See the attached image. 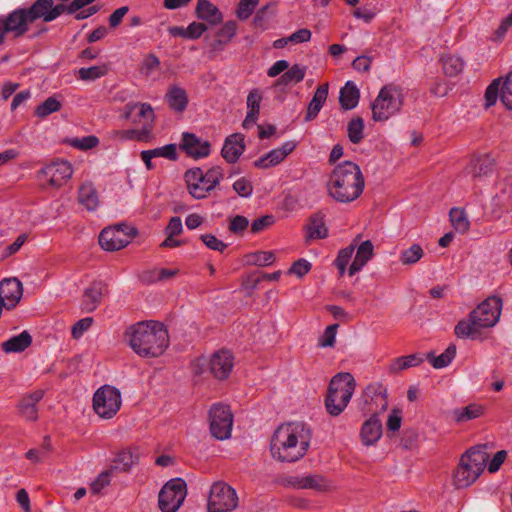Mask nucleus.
Segmentation results:
<instances>
[{
  "label": "nucleus",
  "instance_id": "57",
  "mask_svg": "<svg viewBox=\"0 0 512 512\" xmlns=\"http://www.w3.org/2000/svg\"><path fill=\"white\" fill-rule=\"evenodd\" d=\"M249 226V220L242 215H236L230 218L229 221V231L233 234H241L243 233Z\"/></svg>",
  "mask_w": 512,
  "mask_h": 512
},
{
  "label": "nucleus",
  "instance_id": "8",
  "mask_svg": "<svg viewBox=\"0 0 512 512\" xmlns=\"http://www.w3.org/2000/svg\"><path fill=\"white\" fill-rule=\"evenodd\" d=\"M402 104L401 90L393 85L384 86L371 106L373 120H388L400 111Z\"/></svg>",
  "mask_w": 512,
  "mask_h": 512
},
{
  "label": "nucleus",
  "instance_id": "15",
  "mask_svg": "<svg viewBox=\"0 0 512 512\" xmlns=\"http://www.w3.org/2000/svg\"><path fill=\"white\" fill-rule=\"evenodd\" d=\"M122 117L132 124L140 126L142 132L150 133L155 120L152 106L148 103L129 102L123 107Z\"/></svg>",
  "mask_w": 512,
  "mask_h": 512
},
{
  "label": "nucleus",
  "instance_id": "29",
  "mask_svg": "<svg viewBox=\"0 0 512 512\" xmlns=\"http://www.w3.org/2000/svg\"><path fill=\"white\" fill-rule=\"evenodd\" d=\"M373 244L370 240L362 242L356 252L354 260L352 261L348 273L350 276L355 275L368 263L373 256Z\"/></svg>",
  "mask_w": 512,
  "mask_h": 512
},
{
  "label": "nucleus",
  "instance_id": "62",
  "mask_svg": "<svg viewBox=\"0 0 512 512\" xmlns=\"http://www.w3.org/2000/svg\"><path fill=\"white\" fill-rule=\"evenodd\" d=\"M160 65V60L158 57L154 54H149L145 57L142 66L141 71L147 76H150Z\"/></svg>",
  "mask_w": 512,
  "mask_h": 512
},
{
  "label": "nucleus",
  "instance_id": "42",
  "mask_svg": "<svg viewBox=\"0 0 512 512\" xmlns=\"http://www.w3.org/2000/svg\"><path fill=\"white\" fill-rule=\"evenodd\" d=\"M449 216L451 224L457 232L465 233L469 229L470 222L463 209L454 207L450 210Z\"/></svg>",
  "mask_w": 512,
  "mask_h": 512
},
{
  "label": "nucleus",
  "instance_id": "9",
  "mask_svg": "<svg viewBox=\"0 0 512 512\" xmlns=\"http://www.w3.org/2000/svg\"><path fill=\"white\" fill-rule=\"evenodd\" d=\"M122 397L120 391L111 385H103L93 395V409L103 419H111L120 410Z\"/></svg>",
  "mask_w": 512,
  "mask_h": 512
},
{
  "label": "nucleus",
  "instance_id": "27",
  "mask_svg": "<svg viewBox=\"0 0 512 512\" xmlns=\"http://www.w3.org/2000/svg\"><path fill=\"white\" fill-rule=\"evenodd\" d=\"M382 435V423L377 415L371 416L364 422L361 428V439L364 445L370 446L375 444Z\"/></svg>",
  "mask_w": 512,
  "mask_h": 512
},
{
  "label": "nucleus",
  "instance_id": "31",
  "mask_svg": "<svg viewBox=\"0 0 512 512\" xmlns=\"http://www.w3.org/2000/svg\"><path fill=\"white\" fill-rule=\"evenodd\" d=\"M78 201L88 211H95L99 206L97 190L92 183H83L78 190Z\"/></svg>",
  "mask_w": 512,
  "mask_h": 512
},
{
  "label": "nucleus",
  "instance_id": "33",
  "mask_svg": "<svg viewBox=\"0 0 512 512\" xmlns=\"http://www.w3.org/2000/svg\"><path fill=\"white\" fill-rule=\"evenodd\" d=\"M328 88H329L328 84L325 83V84L320 85L316 89L311 101L309 102L308 108H307V114L305 117L306 121H311L317 117L318 113L320 112L324 103L326 102V99L328 96Z\"/></svg>",
  "mask_w": 512,
  "mask_h": 512
},
{
  "label": "nucleus",
  "instance_id": "20",
  "mask_svg": "<svg viewBox=\"0 0 512 512\" xmlns=\"http://www.w3.org/2000/svg\"><path fill=\"white\" fill-rule=\"evenodd\" d=\"M234 366V357L229 350L216 351L210 358L209 369L217 379H226Z\"/></svg>",
  "mask_w": 512,
  "mask_h": 512
},
{
  "label": "nucleus",
  "instance_id": "39",
  "mask_svg": "<svg viewBox=\"0 0 512 512\" xmlns=\"http://www.w3.org/2000/svg\"><path fill=\"white\" fill-rule=\"evenodd\" d=\"M456 356V346L449 345L446 350L439 356H435L433 352H429L426 356L427 360L435 369L447 367Z\"/></svg>",
  "mask_w": 512,
  "mask_h": 512
},
{
  "label": "nucleus",
  "instance_id": "55",
  "mask_svg": "<svg viewBox=\"0 0 512 512\" xmlns=\"http://www.w3.org/2000/svg\"><path fill=\"white\" fill-rule=\"evenodd\" d=\"M275 260V256L271 251H261L254 253L250 256V263H253L257 266H269Z\"/></svg>",
  "mask_w": 512,
  "mask_h": 512
},
{
  "label": "nucleus",
  "instance_id": "54",
  "mask_svg": "<svg viewBox=\"0 0 512 512\" xmlns=\"http://www.w3.org/2000/svg\"><path fill=\"white\" fill-rule=\"evenodd\" d=\"M200 239L207 248L214 251L223 252L228 246L213 234H202Z\"/></svg>",
  "mask_w": 512,
  "mask_h": 512
},
{
  "label": "nucleus",
  "instance_id": "14",
  "mask_svg": "<svg viewBox=\"0 0 512 512\" xmlns=\"http://www.w3.org/2000/svg\"><path fill=\"white\" fill-rule=\"evenodd\" d=\"M137 234L133 228L129 229L124 224H118L113 227L104 228L99 235V244L106 251H117L125 248L132 237Z\"/></svg>",
  "mask_w": 512,
  "mask_h": 512
},
{
  "label": "nucleus",
  "instance_id": "40",
  "mask_svg": "<svg viewBox=\"0 0 512 512\" xmlns=\"http://www.w3.org/2000/svg\"><path fill=\"white\" fill-rule=\"evenodd\" d=\"M237 24L234 21H227L217 32V39L213 43V48L227 44L236 35Z\"/></svg>",
  "mask_w": 512,
  "mask_h": 512
},
{
  "label": "nucleus",
  "instance_id": "19",
  "mask_svg": "<svg viewBox=\"0 0 512 512\" xmlns=\"http://www.w3.org/2000/svg\"><path fill=\"white\" fill-rule=\"evenodd\" d=\"M296 142L287 141L280 147L270 150L265 155L259 157L253 162L254 167L258 169H268L280 164L296 148Z\"/></svg>",
  "mask_w": 512,
  "mask_h": 512
},
{
  "label": "nucleus",
  "instance_id": "50",
  "mask_svg": "<svg viewBox=\"0 0 512 512\" xmlns=\"http://www.w3.org/2000/svg\"><path fill=\"white\" fill-rule=\"evenodd\" d=\"M500 99L507 109L512 110V71L506 76L501 89Z\"/></svg>",
  "mask_w": 512,
  "mask_h": 512
},
{
  "label": "nucleus",
  "instance_id": "59",
  "mask_svg": "<svg viewBox=\"0 0 512 512\" xmlns=\"http://www.w3.org/2000/svg\"><path fill=\"white\" fill-rule=\"evenodd\" d=\"M275 223L273 215H264L260 218L255 219L251 224V232L256 234L266 230Z\"/></svg>",
  "mask_w": 512,
  "mask_h": 512
},
{
  "label": "nucleus",
  "instance_id": "32",
  "mask_svg": "<svg viewBox=\"0 0 512 512\" xmlns=\"http://www.w3.org/2000/svg\"><path fill=\"white\" fill-rule=\"evenodd\" d=\"M32 343V337L28 331H22L20 334L10 337L1 344L5 353H20L26 350Z\"/></svg>",
  "mask_w": 512,
  "mask_h": 512
},
{
  "label": "nucleus",
  "instance_id": "60",
  "mask_svg": "<svg viewBox=\"0 0 512 512\" xmlns=\"http://www.w3.org/2000/svg\"><path fill=\"white\" fill-rule=\"evenodd\" d=\"M151 151H152V155H154L155 158L163 157V158H166L169 160L177 159V151H176L175 144H167L162 147L151 149Z\"/></svg>",
  "mask_w": 512,
  "mask_h": 512
},
{
  "label": "nucleus",
  "instance_id": "4",
  "mask_svg": "<svg viewBox=\"0 0 512 512\" xmlns=\"http://www.w3.org/2000/svg\"><path fill=\"white\" fill-rule=\"evenodd\" d=\"M502 301L498 297H489L470 312L469 318L461 320L455 326V334L460 338L476 339L482 329L491 328L499 321Z\"/></svg>",
  "mask_w": 512,
  "mask_h": 512
},
{
  "label": "nucleus",
  "instance_id": "52",
  "mask_svg": "<svg viewBox=\"0 0 512 512\" xmlns=\"http://www.w3.org/2000/svg\"><path fill=\"white\" fill-rule=\"evenodd\" d=\"M500 84L501 79L497 78L494 79L492 83L487 87L485 92V106L487 108L493 106L497 102Z\"/></svg>",
  "mask_w": 512,
  "mask_h": 512
},
{
  "label": "nucleus",
  "instance_id": "47",
  "mask_svg": "<svg viewBox=\"0 0 512 512\" xmlns=\"http://www.w3.org/2000/svg\"><path fill=\"white\" fill-rule=\"evenodd\" d=\"M493 166V162L488 157H479L477 159H474L471 164L470 173L473 177H482L484 175H487Z\"/></svg>",
  "mask_w": 512,
  "mask_h": 512
},
{
  "label": "nucleus",
  "instance_id": "35",
  "mask_svg": "<svg viewBox=\"0 0 512 512\" xmlns=\"http://www.w3.org/2000/svg\"><path fill=\"white\" fill-rule=\"evenodd\" d=\"M359 90L357 86L352 82L348 81L344 87L340 90L339 102L343 109L351 110L355 108L359 101Z\"/></svg>",
  "mask_w": 512,
  "mask_h": 512
},
{
  "label": "nucleus",
  "instance_id": "38",
  "mask_svg": "<svg viewBox=\"0 0 512 512\" xmlns=\"http://www.w3.org/2000/svg\"><path fill=\"white\" fill-rule=\"evenodd\" d=\"M423 362L419 354H411L393 359L389 365L391 373H399L411 367H416Z\"/></svg>",
  "mask_w": 512,
  "mask_h": 512
},
{
  "label": "nucleus",
  "instance_id": "12",
  "mask_svg": "<svg viewBox=\"0 0 512 512\" xmlns=\"http://www.w3.org/2000/svg\"><path fill=\"white\" fill-rule=\"evenodd\" d=\"M208 416L212 436L218 440L230 438L233 426V415L229 406L215 403L210 407Z\"/></svg>",
  "mask_w": 512,
  "mask_h": 512
},
{
  "label": "nucleus",
  "instance_id": "23",
  "mask_svg": "<svg viewBox=\"0 0 512 512\" xmlns=\"http://www.w3.org/2000/svg\"><path fill=\"white\" fill-rule=\"evenodd\" d=\"M244 139L241 133H234L225 139L221 154L227 163H236L244 153L246 148Z\"/></svg>",
  "mask_w": 512,
  "mask_h": 512
},
{
  "label": "nucleus",
  "instance_id": "48",
  "mask_svg": "<svg viewBox=\"0 0 512 512\" xmlns=\"http://www.w3.org/2000/svg\"><path fill=\"white\" fill-rule=\"evenodd\" d=\"M105 66L83 67L78 71L79 78L84 81H93L106 74Z\"/></svg>",
  "mask_w": 512,
  "mask_h": 512
},
{
  "label": "nucleus",
  "instance_id": "37",
  "mask_svg": "<svg viewBox=\"0 0 512 512\" xmlns=\"http://www.w3.org/2000/svg\"><path fill=\"white\" fill-rule=\"evenodd\" d=\"M296 486L301 489H315L317 491H326L330 488V483L321 475H306L297 480Z\"/></svg>",
  "mask_w": 512,
  "mask_h": 512
},
{
  "label": "nucleus",
  "instance_id": "34",
  "mask_svg": "<svg viewBox=\"0 0 512 512\" xmlns=\"http://www.w3.org/2000/svg\"><path fill=\"white\" fill-rule=\"evenodd\" d=\"M165 98L169 107L176 112H183L187 107V93L179 86L174 85L169 87Z\"/></svg>",
  "mask_w": 512,
  "mask_h": 512
},
{
  "label": "nucleus",
  "instance_id": "53",
  "mask_svg": "<svg viewBox=\"0 0 512 512\" xmlns=\"http://www.w3.org/2000/svg\"><path fill=\"white\" fill-rule=\"evenodd\" d=\"M207 30V26L201 22H192L185 30H181V36L187 39H198Z\"/></svg>",
  "mask_w": 512,
  "mask_h": 512
},
{
  "label": "nucleus",
  "instance_id": "21",
  "mask_svg": "<svg viewBox=\"0 0 512 512\" xmlns=\"http://www.w3.org/2000/svg\"><path fill=\"white\" fill-rule=\"evenodd\" d=\"M106 292L107 286L103 281H93L83 292L82 309L88 313L93 312L100 305Z\"/></svg>",
  "mask_w": 512,
  "mask_h": 512
},
{
  "label": "nucleus",
  "instance_id": "22",
  "mask_svg": "<svg viewBox=\"0 0 512 512\" xmlns=\"http://www.w3.org/2000/svg\"><path fill=\"white\" fill-rule=\"evenodd\" d=\"M211 145L192 133H183L181 149L193 158H203L210 154Z\"/></svg>",
  "mask_w": 512,
  "mask_h": 512
},
{
  "label": "nucleus",
  "instance_id": "26",
  "mask_svg": "<svg viewBox=\"0 0 512 512\" xmlns=\"http://www.w3.org/2000/svg\"><path fill=\"white\" fill-rule=\"evenodd\" d=\"M195 13L198 19L212 26L221 23L223 19L221 11L209 0H198Z\"/></svg>",
  "mask_w": 512,
  "mask_h": 512
},
{
  "label": "nucleus",
  "instance_id": "11",
  "mask_svg": "<svg viewBox=\"0 0 512 512\" xmlns=\"http://www.w3.org/2000/svg\"><path fill=\"white\" fill-rule=\"evenodd\" d=\"M238 505L236 491L224 482H215L208 497V512H230Z\"/></svg>",
  "mask_w": 512,
  "mask_h": 512
},
{
  "label": "nucleus",
  "instance_id": "2",
  "mask_svg": "<svg viewBox=\"0 0 512 512\" xmlns=\"http://www.w3.org/2000/svg\"><path fill=\"white\" fill-rule=\"evenodd\" d=\"M125 337L131 349L140 357H158L168 347L169 335L164 325L156 321L138 322L127 328Z\"/></svg>",
  "mask_w": 512,
  "mask_h": 512
},
{
  "label": "nucleus",
  "instance_id": "3",
  "mask_svg": "<svg viewBox=\"0 0 512 512\" xmlns=\"http://www.w3.org/2000/svg\"><path fill=\"white\" fill-rule=\"evenodd\" d=\"M364 177L358 165L351 161L338 164L328 181L329 195L340 203L357 199L364 189Z\"/></svg>",
  "mask_w": 512,
  "mask_h": 512
},
{
  "label": "nucleus",
  "instance_id": "24",
  "mask_svg": "<svg viewBox=\"0 0 512 512\" xmlns=\"http://www.w3.org/2000/svg\"><path fill=\"white\" fill-rule=\"evenodd\" d=\"M42 390H35L24 396L18 404V410L21 417L27 421H35L38 418L37 404L43 398Z\"/></svg>",
  "mask_w": 512,
  "mask_h": 512
},
{
  "label": "nucleus",
  "instance_id": "30",
  "mask_svg": "<svg viewBox=\"0 0 512 512\" xmlns=\"http://www.w3.org/2000/svg\"><path fill=\"white\" fill-rule=\"evenodd\" d=\"M307 240L324 239L328 236V229L325 225V215L322 212L310 216L306 225Z\"/></svg>",
  "mask_w": 512,
  "mask_h": 512
},
{
  "label": "nucleus",
  "instance_id": "51",
  "mask_svg": "<svg viewBox=\"0 0 512 512\" xmlns=\"http://www.w3.org/2000/svg\"><path fill=\"white\" fill-rule=\"evenodd\" d=\"M233 190L243 198H249L253 193V185L250 180L245 177L237 179L233 185Z\"/></svg>",
  "mask_w": 512,
  "mask_h": 512
},
{
  "label": "nucleus",
  "instance_id": "61",
  "mask_svg": "<svg viewBox=\"0 0 512 512\" xmlns=\"http://www.w3.org/2000/svg\"><path fill=\"white\" fill-rule=\"evenodd\" d=\"M269 7L270 4H267L256 12L253 19V23L256 28H259L261 30L268 29L269 17L267 15V10Z\"/></svg>",
  "mask_w": 512,
  "mask_h": 512
},
{
  "label": "nucleus",
  "instance_id": "6",
  "mask_svg": "<svg viewBox=\"0 0 512 512\" xmlns=\"http://www.w3.org/2000/svg\"><path fill=\"white\" fill-rule=\"evenodd\" d=\"M356 388V381L352 374L340 372L330 381L325 399L327 412L332 416L340 415L350 402Z\"/></svg>",
  "mask_w": 512,
  "mask_h": 512
},
{
  "label": "nucleus",
  "instance_id": "5",
  "mask_svg": "<svg viewBox=\"0 0 512 512\" xmlns=\"http://www.w3.org/2000/svg\"><path fill=\"white\" fill-rule=\"evenodd\" d=\"M488 458L485 447L475 446L467 450L453 474L454 486L460 489L473 484L484 471Z\"/></svg>",
  "mask_w": 512,
  "mask_h": 512
},
{
  "label": "nucleus",
  "instance_id": "25",
  "mask_svg": "<svg viewBox=\"0 0 512 512\" xmlns=\"http://www.w3.org/2000/svg\"><path fill=\"white\" fill-rule=\"evenodd\" d=\"M261 100L262 94L259 89H253L249 92L246 100L247 114L242 123L244 129H250L256 124L260 113Z\"/></svg>",
  "mask_w": 512,
  "mask_h": 512
},
{
  "label": "nucleus",
  "instance_id": "58",
  "mask_svg": "<svg viewBox=\"0 0 512 512\" xmlns=\"http://www.w3.org/2000/svg\"><path fill=\"white\" fill-rule=\"evenodd\" d=\"M138 460V456L130 450H123L116 456L115 462L122 466L123 469L132 467Z\"/></svg>",
  "mask_w": 512,
  "mask_h": 512
},
{
  "label": "nucleus",
  "instance_id": "10",
  "mask_svg": "<svg viewBox=\"0 0 512 512\" xmlns=\"http://www.w3.org/2000/svg\"><path fill=\"white\" fill-rule=\"evenodd\" d=\"M187 495L186 482L181 478L169 480L160 490L158 505L162 512H177Z\"/></svg>",
  "mask_w": 512,
  "mask_h": 512
},
{
  "label": "nucleus",
  "instance_id": "17",
  "mask_svg": "<svg viewBox=\"0 0 512 512\" xmlns=\"http://www.w3.org/2000/svg\"><path fill=\"white\" fill-rule=\"evenodd\" d=\"M41 174L51 186L61 187L72 177L73 168L68 161H55L42 168Z\"/></svg>",
  "mask_w": 512,
  "mask_h": 512
},
{
  "label": "nucleus",
  "instance_id": "56",
  "mask_svg": "<svg viewBox=\"0 0 512 512\" xmlns=\"http://www.w3.org/2000/svg\"><path fill=\"white\" fill-rule=\"evenodd\" d=\"M337 329L338 324L329 325L319 339V346L324 348L333 347L335 344Z\"/></svg>",
  "mask_w": 512,
  "mask_h": 512
},
{
  "label": "nucleus",
  "instance_id": "64",
  "mask_svg": "<svg viewBox=\"0 0 512 512\" xmlns=\"http://www.w3.org/2000/svg\"><path fill=\"white\" fill-rule=\"evenodd\" d=\"M183 232L182 220L179 216L172 217L164 230L165 235L178 236Z\"/></svg>",
  "mask_w": 512,
  "mask_h": 512
},
{
  "label": "nucleus",
  "instance_id": "7",
  "mask_svg": "<svg viewBox=\"0 0 512 512\" xmlns=\"http://www.w3.org/2000/svg\"><path fill=\"white\" fill-rule=\"evenodd\" d=\"M223 177V169L220 166H213L206 171L194 168L185 173V182L193 198L204 199L215 189Z\"/></svg>",
  "mask_w": 512,
  "mask_h": 512
},
{
  "label": "nucleus",
  "instance_id": "44",
  "mask_svg": "<svg viewBox=\"0 0 512 512\" xmlns=\"http://www.w3.org/2000/svg\"><path fill=\"white\" fill-rule=\"evenodd\" d=\"M424 256V250L419 244H412L400 253L399 260L403 265L416 264Z\"/></svg>",
  "mask_w": 512,
  "mask_h": 512
},
{
  "label": "nucleus",
  "instance_id": "41",
  "mask_svg": "<svg viewBox=\"0 0 512 512\" xmlns=\"http://www.w3.org/2000/svg\"><path fill=\"white\" fill-rule=\"evenodd\" d=\"M62 107L61 102L56 96L48 97L45 101L40 103L35 108V115L38 118L44 119L52 113L59 111Z\"/></svg>",
  "mask_w": 512,
  "mask_h": 512
},
{
  "label": "nucleus",
  "instance_id": "13",
  "mask_svg": "<svg viewBox=\"0 0 512 512\" xmlns=\"http://www.w3.org/2000/svg\"><path fill=\"white\" fill-rule=\"evenodd\" d=\"M32 23L26 8H17L6 15L0 16V45L5 42L7 34L18 38L29 30Z\"/></svg>",
  "mask_w": 512,
  "mask_h": 512
},
{
  "label": "nucleus",
  "instance_id": "43",
  "mask_svg": "<svg viewBox=\"0 0 512 512\" xmlns=\"http://www.w3.org/2000/svg\"><path fill=\"white\" fill-rule=\"evenodd\" d=\"M441 61L443 71L449 77L457 76L464 68V62L458 56L448 55L442 57Z\"/></svg>",
  "mask_w": 512,
  "mask_h": 512
},
{
  "label": "nucleus",
  "instance_id": "18",
  "mask_svg": "<svg viewBox=\"0 0 512 512\" xmlns=\"http://www.w3.org/2000/svg\"><path fill=\"white\" fill-rule=\"evenodd\" d=\"M23 295L22 283L17 278H6L0 282L1 308H14Z\"/></svg>",
  "mask_w": 512,
  "mask_h": 512
},
{
  "label": "nucleus",
  "instance_id": "49",
  "mask_svg": "<svg viewBox=\"0 0 512 512\" xmlns=\"http://www.w3.org/2000/svg\"><path fill=\"white\" fill-rule=\"evenodd\" d=\"M259 4V0H240L236 10V16L240 20H247L255 8Z\"/></svg>",
  "mask_w": 512,
  "mask_h": 512
},
{
  "label": "nucleus",
  "instance_id": "46",
  "mask_svg": "<svg viewBox=\"0 0 512 512\" xmlns=\"http://www.w3.org/2000/svg\"><path fill=\"white\" fill-rule=\"evenodd\" d=\"M179 273L177 268H154L145 274V279L149 282H162L167 281Z\"/></svg>",
  "mask_w": 512,
  "mask_h": 512
},
{
  "label": "nucleus",
  "instance_id": "36",
  "mask_svg": "<svg viewBox=\"0 0 512 512\" xmlns=\"http://www.w3.org/2000/svg\"><path fill=\"white\" fill-rule=\"evenodd\" d=\"M485 408L481 404L471 403L465 407H459L453 410V418L457 423L467 422L481 417Z\"/></svg>",
  "mask_w": 512,
  "mask_h": 512
},
{
  "label": "nucleus",
  "instance_id": "45",
  "mask_svg": "<svg viewBox=\"0 0 512 512\" xmlns=\"http://www.w3.org/2000/svg\"><path fill=\"white\" fill-rule=\"evenodd\" d=\"M364 121L361 117L352 118L347 125L348 138L353 144H358L364 137Z\"/></svg>",
  "mask_w": 512,
  "mask_h": 512
},
{
  "label": "nucleus",
  "instance_id": "16",
  "mask_svg": "<svg viewBox=\"0 0 512 512\" xmlns=\"http://www.w3.org/2000/svg\"><path fill=\"white\" fill-rule=\"evenodd\" d=\"M31 22L42 20L43 22H52L62 13L68 14V5H54L53 0H36L29 8H26Z\"/></svg>",
  "mask_w": 512,
  "mask_h": 512
},
{
  "label": "nucleus",
  "instance_id": "63",
  "mask_svg": "<svg viewBox=\"0 0 512 512\" xmlns=\"http://www.w3.org/2000/svg\"><path fill=\"white\" fill-rule=\"evenodd\" d=\"M402 423V413L399 409H393L387 419V429L396 432L400 429Z\"/></svg>",
  "mask_w": 512,
  "mask_h": 512
},
{
  "label": "nucleus",
  "instance_id": "28",
  "mask_svg": "<svg viewBox=\"0 0 512 512\" xmlns=\"http://www.w3.org/2000/svg\"><path fill=\"white\" fill-rule=\"evenodd\" d=\"M306 70V66L294 64L275 81L274 88L282 90L283 87L300 83L306 75Z\"/></svg>",
  "mask_w": 512,
  "mask_h": 512
},
{
  "label": "nucleus",
  "instance_id": "1",
  "mask_svg": "<svg viewBox=\"0 0 512 512\" xmlns=\"http://www.w3.org/2000/svg\"><path fill=\"white\" fill-rule=\"evenodd\" d=\"M311 441V431L303 422L280 425L271 441L272 456L281 462H295L306 454Z\"/></svg>",
  "mask_w": 512,
  "mask_h": 512
}]
</instances>
